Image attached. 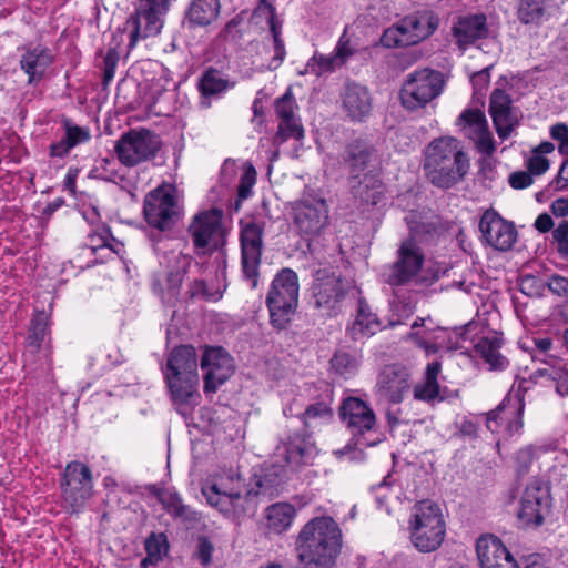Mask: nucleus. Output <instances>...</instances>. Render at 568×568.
I'll return each mask as SVG.
<instances>
[{
  "label": "nucleus",
  "instance_id": "1",
  "mask_svg": "<svg viewBox=\"0 0 568 568\" xmlns=\"http://www.w3.org/2000/svg\"><path fill=\"white\" fill-rule=\"evenodd\" d=\"M341 530L332 517H315L300 530L295 540L302 568H331L338 554Z\"/></svg>",
  "mask_w": 568,
  "mask_h": 568
},
{
  "label": "nucleus",
  "instance_id": "2",
  "mask_svg": "<svg viewBox=\"0 0 568 568\" xmlns=\"http://www.w3.org/2000/svg\"><path fill=\"white\" fill-rule=\"evenodd\" d=\"M470 160L460 142L453 136L433 140L424 151L423 169L429 182L439 189H450L462 182Z\"/></svg>",
  "mask_w": 568,
  "mask_h": 568
},
{
  "label": "nucleus",
  "instance_id": "3",
  "mask_svg": "<svg viewBox=\"0 0 568 568\" xmlns=\"http://www.w3.org/2000/svg\"><path fill=\"white\" fill-rule=\"evenodd\" d=\"M202 494L211 507L230 518L253 514L256 508L244 479L234 470L222 471L207 479L202 486Z\"/></svg>",
  "mask_w": 568,
  "mask_h": 568
},
{
  "label": "nucleus",
  "instance_id": "4",
  "mask_svg": "<svg viewBox=\"0 0 568 568\" xmlns=\"http://www.w3.org/2000/svg\"><path fill=\"white\" fill-rule=\"evenodd\" d=\"M164 381L176 405H196L199 393V373L196 351L191 345L173 348L163 368Z\"/></svg>",
  "mask_w": 568,
  "mask_h": 568
},
{
  "label": "nucleus",
  "instance_id": "5",
  "mask_svg": "<svg viewBox=\"0 0 568 568\" xmlns=\"http://www.w3.org/2000/svg\"><path fill=\"white\" fill-rule=\"evenodd\" d=\"M317 455L315 443L308 435L292 434L282 439L276 446L273 462L256 483L260 489L276 487L287 478L288 471L298 470L312 464Z\"/></svg>",
  "mask_w": 568,
  "mask_h": 568
},
{
  "label": "nucleus",
  "instance_id": "6",
  "mask_svg": "<svg viewBox=\"0 0 568 568\" xmlns=\"http://www.w3.org/2000/svg\"><path fill=\"white\" fill-rule=\"evenodd\" d=\"M446 536V523L440 507L432 500L417 503L409 519V539L424 554L437 550Z\"/></svg>",
  "mask_w": 568,
  "mask_h": 568
},
{
  "label": "nucleus",
  "instance_id": "7",
  "mask_svg": "<svg viewBox=\"0 0 568 568\" xmlns=\"http://www.w3.org/2000/svg\"><path fill=\"white\" fill-rule=\"evenodd\" d=\"M298 276L293 270L283 268L274 276L265 300L274 328L282 331L291 324L298 306Z\"/></svg>",
  "mask_w": 568,
  "mask_h": 568
},
{
  "label": "nucleus",
  "instance_id": "8",
  "mask_svg": "<svg viewBox=\"0 0 568 568\" xmlns=\"http://www.w3.org/2000/svg\"><path fill=\"white\" fill-rule=\"evenodd\" d=\"M168 10L169 0H139L135 12L125 21L123 29V32L129 33L130 50L139 40L160 33Z\"/></svg>",
  "mask_w": 568,
  "mask_h": 568
},
{
  "label": "nucleus",
  "instance_id": "9",
  "mask_svg": "<svg viewBox=\"0 0 568 568\" xmlns=\"http://www.w3.org/2000/svg\"><path fill=\"white\" fill-rule=\"evenodd\" d=\"M444 88V79L440 72L422 69L407 75L400 90L402 104L407 110H416L425 106L437 98Z\"/></svg>",
  "mask_w": 568,
  "mask_h": 568
},
{
  "label": "nucleus",
  "instance_id": "10",
  "mask_svg": "<svg viewBox=\"0 0 568 568\" xmlns=\"http://www.w3.org/2000/svg\"><path fill=\"white\" fill-rule=\"evenodd\" d=\"M293 226L303 237H314L328 224V205L315 194H304L291 204Z\"/></svg>",
  "mask_w": 568,
  "mask_h": 568
},
{
  "label": "nucleus",
  "instance_id": "11",
  "mask_svg": "<svg viewBox=\"0 0 568 568\" xmlns=\"http://www.w3.org/2000/svg\"><path fill=\"white\" fill-rule=\"evenodd\" d=\"M60 487L65 507L78 513L93 496L92 471L83 463L70 462L63 470Z\"/></svg>",
  "mask_w": 568,
  "mask_h": 568
},
{
  "label": "nucleus",
  "instance_id": "12",
  "mask_svg": "<svg viewBox=\"0 0 568 568\" xmlns=\"http://www.w3.org/2000/svg\"><path fill=\"white\" fill-rule=\"evenodd\" d=\"M161 145L159 136L149 130H130L118 141L115 151L126 166H134L155 156Z\"/></svg>",
  "mask_w": 568,
  "mask_h": 568
},
{
  "label": "nucleus",
  "instance_id": "13",
  "mask_svg": "<svg viewBox=\"0 0 568 568\" xmlns=\"http://www.w3.org/2000/svg\"><path fill=\"white\" fill-rule=\"evenodd\" d=\"M347 292V283L335 273L321 270L316 273L312 286L314 306L324 315L332 316L342 308Z\"/></svg>",
  "mask_w": 568,
  "mask_h": 568
},
{
  "label": "nucleus",
  "instance_id": "14",
  "mask_svg": "<svg viewBox=\"0 0 568 568\" xmlns=\"http://www.w3.org/2000/svg\"><path fill=\"white\" fill-rule=\"evenodd\" d=\"M264 223L254 220L241 221L242 267L244 275L257 285L258 267L262 256Z\"/></svg>",
  "mask_w": 568,
  "mask_h": 568
},
{
  "label": "nucleus",
  "instance_id": "15",
  "mask_svg": "<svg viewBox=\"0 0 568 568\" xmlns=\"http://www.w3.org/2000/svg\"><path fill=\"white\" fill-rule=\"evenodd\" d=\"M144 216L146 222L160 230L171 229L178 217L179 207L171 187H158L149 193L144 201Z\"/></svg>",
  "mask_w": 568,
  "mask_h": 568
},
{
  "label": "nucleus",
  "instance_id": "16",
  "mask_svg": "<svg viewBox=\"0 0 568 568\" xmlns=\"http://www.w3.org/2000/svg\"><path fill=\"white\" fill-rule=\"evenodd\" d=\"M551 507L549 487L534 478L526 486L520 498L519 519L526 525H541Z\"/></svg>",
  "mask_w": 568,
  "mask_h": 568
},
{
  "label": "nucleus",
  "instance_id": "17",
  "mask_svg": "<svg viewBox=\"0 0 568 568\" xmlns=\"http://www.w3.org/2000/svg\"><path fill=\"white\" fill-rule=\"evenodd\" d=\"M200 365L203 371L205 394H215L235 369L233 358L222 347H205Z\"/></svg>",
  "mask_w": 568,
  "mask_h": 568
},
{
  "label": "nucleus",
  "instance_id": "18",
  "mask_svg": "<svg viewBox=\"0 0 568 568\" xmlns=\"http://www.w3.org/2000/svg\"><path fill=\"white\" fill-rule=\"evenodd\" d=\"M222 219L223 211L216 207L201 211L194 215L189 232L196 248L219 246L224 236Z\"/></svg>",
  "mask_w": 568,
  "mask_h": 568
},
{
  "label": "nucleus",
  "instance_id": "19",
  "mask_svg": "<svg viewBox=\"0 0 568 568\" xmlns=\"http://www.w3.org/2000/svg\"><path fill=\"white\" fill-rule=\"evenodd\" d=\"M479 231L487 245L503 252L510 250L518 236L515 225L494 210H487L481 215Z\"/></svg>",
  "mask_w": 568,
  "mask_h": 568
},
{
  "label": "nucleus",
  "instance_id": "20",
  "mask_svg": "<svg viewBox=\"0 0 568 568\" xmlns=\"http://www.w3.org/2000/svg\"><path fill=\"white\" fill-rule=\"evenodd\" d=\"M342 160L349 173V179L361 178L366 172H379L382 160L377 151L364 140L348 143Z\"/></svg>",
  "mask_w": 568,
  "mask_h": 568
},
{
  "label": "nucleus",
  "instance_id": "21",
  "mask_svg": "<svg viewBox=\"0 0 568 568\" xmlns=\"http://www.w3.org/2000/svg\"><path fill=\"white\" fill-rule=\"evenodd\" d=\"M424 264V254L414 239H407L402 242L397 251V260L392 266L389 282L395 285H402L420 272Z\"/></svg>",
  "mask_w": 568,
  "mask_h": 568
},
{
  "label": "nucleus",
  "instance_id": "22",
  "mask_svg": "<svg viewBox=\"0 0 568 568\" xmlns=\"http://www.w3.org/2000/svg\"><path fill=\"white\" fill-rule=\"evenodd\" d=\"M529 382L526 379L519 381L517 388L513 386L508 396L504 402L495 409L491 410L487 416V427L491 432H497L498 419L506 420L510 416H516V420L508 423V430L510 433L518 432L523 427L521 414L524 412V396L523 390H527Z\"/></svg>",
  "mask_w": 568,
  "mask_h": 568
},
{
  "label": "nucleus",
  "instance_id": "23",
  "mask_svg": "<svg viewBox=\"0 0 568 568\" xmlns=\"http://www.w3.org/2000/svg\"><path fill=\"white\" fill-rule=\"evenodd\" d=\"M375 387L382 398L398 404L410 389V374L403 366L387 365L379 372Z\"/></svg>",
  "mask_w": 568,
  "mask_h": 568
},
{
  "label": "nucleus",
  "instance_id": "24",
  "mask_svg": "<svg viewBox=\"0 0 568 568\" xmlns=\"http://www.w3.org/2000/svg\"><path fill=\"white\" fill-rule=\"evenodd\" d=\"M296 108V102L291 89L275 101V111L281 119L277 132L273 138V144L276 148L281 146L287 139H303L304 130L295 116Z\"/></svg>",
  "mask_w": 568,
  "mask_h": 568
},
{
  "label": "nucleus",
  "instance_id": "25",
  "mask_svg": "<svg viewBox=\"0 0 568 568\" xmlns=\"http://www.w3.org/2000/svg\"><path fill=\"white\" fill-rule=\"evenodd\" d=\"M457 124L464 134L475 143L480 153L491 155L495 152L493 135L488 129L486 116L480 110H465L459 115Z\"/></svg>",
  "mask_w": 568,
  "mask_h": 568
},
{
  "label": "nucleus",
  "instance_id": "26",
  "mask_svg": "<svg viewBox=\"0 0 568 568\" xmlns=\"http://www.w3.org/2000/svg\"><path fill=\"white\" fill-rule=\"evenodd\" d=\"M341 417L354 436L371 432L376 424L373 409L356 397H348L343 402Z\"/></svg>",
  "mask_w": 568,
  "mask_h": 568
},
{
  "label": "nucleus",
  "instance_id": "27",
  "mask_svg": "<svg viewBox=\"0 0 568 568\" xmlns=\"http://www.w3.org/2000/svg\"><path fill=\"white\" fill-rule=\"evenodd\" d=\"M489 113L496 132L500 139H507L518 123L513 112L510 97L500 89H495L490 95Z\"/></svg>",
  "mask_w": 568,
  "mask_h": 568
},
{
  "label": "nucleus",
  "instance_id": "28",
  "mask_svg": "<svg viewBox=\"0 0 568 568\" xmlns=\"http://www.w3.org/2000/svg\"><path fill=\"white\" fill-rule=\"evenodd\" d=\"M342 105L353 121H363L369 115L373 99L367 87L359 83H347L341 94Z\"/></svg>",
  "mask_w": 568,
  "mask_h": 568
},
{
  "label": "nucleus",
  "instance_id": "29",
  "mask_svg": "<svg viewBox=\"0 0 568 568\" xmlns=\"http://www.w3.org/2000/svg\"><path fill=\"white\" fill-rule=\"evenodd\" d=\"M476 551L481 568H506L508 565H516L510 552L497 537H480L476 544Z\"/></svg>",
  "mask_w": 568,
  "mask_h": 568
},
{
  "label": "nucleus",
  "instance_id": "30",
  "mask_svg": "<svg viewBox=\"0 0 568 568\" xmlns=\"http://www.w3.org/2000/svg\"><path fill=\"white\" fill-rule=\"evenodd\" d=\"M488 28L484 14L460 17L453 26V36L460 50H466L477 40L486 38Z\"/></svg>",
  "mask_w": 568,
  "mask_h": 568
},
{
  "label": "nucleus",
  "instance_id": "31",
  "mask_svg": "<svg viewBox=\"0 0 568 568\" xmlns=\"http://www.w3.org/2000/svg\"><path fill=\"white\" fill-rule=\"evenodd\" d=\"M236 82L217 69L209 68L199 79V91L201 93V105L211 106V99H219L235 87Z\"/></svg>",
  "mask_w": 568,
  "mask_h": 568
},
{
  "label": "nucleus",
  "instance_id": "32",
  "mask_svg": "<svg viewBox=\"0 0 568 568\" xmlns=\"http://www.w3.org/2000/svg\"><path fill=\"white\" fill-rule=\"evenodd\" d=\"M379 172H366L361 178L351 179V189L355 199L363 204L376 205L384 194Z\"/></svg>",
  "mask_w": 568,
  "mask_h": 568
},
{
  "label": "nucleus",
  "instance_id": "33",
  "mask_svg": "<svg viewBox=\"0 0 568 568\" xmlns=\"http://www.w3.org/2000/svg\"><path fill=\"white\" fill-rule=\"evenodd\" d=\"M296 517L295 507L285 501L272 504L265 509V526L268 532L281 535L287 531Z\"/></svg>",
  "mask_w": 568,
  "mask_h": 568
},
{
  "label": "nucleus",
  "instance_id": "34",
  "mask_svg": "<svg viewBox=\"0 0 568 568\" xmlns=\"http://www.w3.org/2000/svg\"><path fill=\"white\" fill-rule=\"evenodd\" d=\"M52 62L50 51L42 47L28 49L21 57L20 67L28 74V82L32 83L44 74Z\"/></svg>",
  "mask_w": 568,
  "mask_h": 568
},
{
  "label": "nucleus",
  "instance_id": "35",
  "mask_svg": "<svg viewBox=\"0 0 568 568\" xmlns=\"http://www.w3.org/2000/svg\"><path fill=\"white\" fill-rule=\"evenodd\" d=\"M155 495L163 508L174 518L183 523H195L200 516L186 506L180 495L172 489H158Z\"/></svg>",
  "mask_w": 568,
  "mask_h": 568
},
{
  "label": "nucleus",
  "instance_id": "36",
  "mask_svg": "<svg viewBox=\"0 0 568 568\" xmlns=\"http://www.w3.org/2000/svg\"><path fill=\"white\" fill-rule=\"evenodd\" d=\"M352 53L348 43L341 40L335 49V54L327 57L314 55L306 65V72L316 75L331 72L337 67H341Z\"/></svg>",
  "mask_w": 568,
  "mask_h": 568
},
{
  "label": "nucleus",
  "instance_id": "37",
  "mask_svg": "<svg viewBox=\"0 0 568 568\" xmlns=\"http://www.w3.org/2000/svg\"><path fill=\"white\" fill-rule=\"evenodd\" d=\"M381 323L377 316L371 312L369 306L359 301L356 320L348 328L353 339L365 338L376 334L381 329Z\"/></svg>",
  "mask_w": 568,
  "mask_h": 568
},
{
  "label": "nucleus",
  "instance_id": "38",
  "mask_svg": "<svg viewBox=\"0 0 568 568\" xmlns=\"http://www.w3.org/2000/svg\"><path fill=\"white\" fill-rule=\"evenodd\" d=\"M114 242L110 230L102 226L89 235L87 247L97 256V261L104 262L111 260L118 253L113 245Z\"/></svg>",
  "mask_w": 568,
  "mask_h": 568
},
{
  "label": "nucleus",
  "instance_id": "39",
  "mask_svg": "<svg viewBox=\"0 0 568 568\" xmlns=\"http://www.w3.org/2000/svg\"><path fill=\"white\" fill-rule=\"evenodd\" d=\"M220 12L219 0H193L187 9L186 19L191 26H207Z\"/></svg>",
  "mask_w": 568,
  "mask_h": 568
},
{
  "label": "nucleus",
  "instance_id": "40",
  "mask_svg": "<svg viewBox=\"0 0 568 568\" xmlns=\"http://www.w3.org/2000/svg\"><path fill=\"white\" fill-rule=\"evenodd\" d=\"M381 43L386 48L407 47L419 43L409 26L406 24L405 17L396 24L389 27L381 37Z\"/></svg>",
  "mask_w": 568,
  "mask_h": 568
},
{
  "label": "nucleus",
  "instance_id": "41",
  "mask_svg": "<svg viewBox=\"0 0 568 568\" xmlns=\"http://www.w3.org/2000/svg\"><path fill=\"white\" fill-rule=\"evenodd\" d=\"M406 24L413 30L418 41L429 38L438 28V18L430 10H419L405 17Z\"/></svg>",
  "mask_w": 568,
  "mask_h": 568
},
{
  "label": "nucleus",
  "instance_id": "42",
  "mask_svg": "<svg viewBox=\"0 0 568 568\" xmlns=\"http://www.w3.org/2000/svg\"><path fill=\"white\" fill-rule=\"evenodd\" d=\"M440 372L438 362L429 363L426 367L425 381L414 387V397L418 400L432 402L439 395L437 377Z\"/></svg>",
  "mask_w": 568,
  "mask_h": 568
},
{
  "label": "nucleus",
  "instance_id": "43",
  "mask_svg": "<svg viewBox=\"0 0 568 568\" xmlns=\"http://www.w3.org/2000/svg\"><path fill=\"white\" fill-rule=\"evenodd\" d=\"M501 341L498 337H483L476 344V351L490 365L493 369H501L507 364V361L501 356L500 349Z\"/></svg>",
  "mask_w": 568,
  "mask_h": 568
},
{
  "label": "nucleus",
  "instance_id": "44",
  "mask_svg": "<svg viewBox=\"0 0 568 568\" xmlns=\"http://www.w3.org/2000/svg\"><path fill=\"white\" fill-rule=\"evenodd\" d=\"M547 0H520L518 19L525 24L539 26L547 20Z\"/></svg>",
  "mask_w": 568,
  "mask_h": 568
},
{
  "label": "nucleus",
  "instance_id": "45",
  "mask_svg": "<svg viewBox=\"0 0 568 568\" xmlns=\"http://www.w3.org/2000/svg\"><path fill=\"white\" fill-rule=\"evenodd\" d=\"M305 429H312L332 418V409L325 403L310 405L301 415Z\"/></svg>",
  "mask_w": 568,
  "mask_h": 568
},
{
  "label": "nucleus",
  "instance_id": "46",
  "mask_svg": "<svg viewBox=\"0 0 568 568\" xmlns=\"http://www.w3.org/2000/svg\"><path fill=\"white\" fill-rule=\"evenodd\" d=\"M48 316L44 313L38 314L32 321V327L28 337V346L33 354L39 351L47 334Z\"/></svg>",
  "mask_w": 568,
  "mask_h": 568
},
{
  "label": "nucleus",
  "instance_id": "47",
  "mask_svg": "<svg viewBox=\"0 0 568 568\" xmlns=\"http://www.w3.org/2000/svg\"><path fill=\"white\" fill-rule=\"evenodd\" d=\"M145 550L148 558L142 564H145L146 560L152 562L160 560L168 551L166 536L164 534H152L145 540Z\"/></svg>",
  "mask_w": 568,
  "mask_h": 568
},
{
  "label": "nucleus",
  "instance_id": "48",
  "mask_svg": "<svg viewBox=\"0 0 568 568\" xmlns=\"http://www.w3.org/2000/svg\"><path fill=\"white\" fill-rule=\"evenodd\" d=\"M331 365L337 374L345 376L356 371L358 361L355 356L346 352H337L331 359Z\"/></svg>",
  "mask_w": 568,
  "mask_h": 568
},
{
  "label": "nucleus",
  "instance_id": "49",
  "mask_svg": "<svg viewBox=\"0 0 568 568\" xmlns=\"http://www.w3.org/2000/svg\"><path fill=\"white\" fill-rule=\"evenodd\" d=\"M63 128L65 131L64 139L72 148L89 141L91 138V133L88 128L79 126L69 119L63 121Z\"/></svg>",
  "mask_w": 568,
  "mask_h": 568
},
{
  "label": "nucleus",
  "instance_id": "50",
  "mask_svg": "<svg viewBox=\"0 0 568 568\" xmlns=\"http://www.w3.org/2000/svg\"><path fill=\"white\" fill-rule=\"evenodd\" d=\"M551 243L561 257H568V221L562 220L552 230Z\"/></svg>",
  "mask_w": 568,
  "mask_h": 568
},
{
  "label": "nucleus",
  "instance_id": "51",
  "mask_svg": "<svg viewBox=\"0 0 568 568\" xmlns=\"http://www.w3.org/2000/svg\"><path fill=\"white\" fill-rule=\"evenodd\" d=\"M120 41L115 42L114 47H110L103 60V84L108 85L114 78L115 68L118 65L120 54L118 47Z\"/></svg>",
  "mask_w": 568,
  "mask_h": 568
},
{
  "label": "nucleus",
  "instance_id": "52",
  "mask_svg": "<svg viewBox=\"0 0 568 568\" xmlns=\"http://www.w3.org/2000/svg\"><path fill=\"white\" fill-rule=\"evenodd\" d=\"M562 371L554 366L535 371L530 376V382L541 386H555L560 379Z\"/></svg>",
  "mask_w": 568,
  "mask_h": 568
},
{
  "label": "nucleus",
  "instance_id": "53",
  "mask_svg": "<svg viewBox=\"0 0 568 568\" xmlns=\"http://www.w3.org/2000/svg\"><path fill=\"white\" fill-rule=\"evenodd\" d=\"M550 136L559 141L558 151L562 155H568V125L557 123L550 128Z\"/></svg>",
  "mask_w": 568,
  "mask_h": 568
},
{
  "label": "nucleus",
  "instance_id": "54",
  "mask_svg": "<svg viewBox=\"0 0 568 568\" xmlns=\"http://www.w3.org/2000/svg\"><path fill=\"white\" fill-rule=\"evenodd\" d=\"M490 68H484L483 70L476 72L471 77V83L474 87L475 95H484L489 82H490Z\"/></svg>",
  "mask_w": 568,
  "mask_h": 568
},
{
  "label": "nucleus",
  "instance_id": "55",
  "mask_svg": "<svg viewBox=\"0 0 568 568\" xmlns=\"http://www.w3.org/2000/svg\"><path fill=\"white\" fill-rule=\"evenodd\" d=\"M214 546L207 537H200L197 542L196 558L203 566L211 564Z\"/></svg>",
  "mask_w": 568,
  "mask_h": 568
},
{
  "label": "nucleus",
  "instance_id": "56",
  "mask_svg": "<svg viewBox=\"0 0 568 568\" xmlns=\"http://www.w3.org/2000/svg\"><path fill=\"white\" fill-rule=\"evenodd\" d=\"M528 170L534 175H541L548 171L550 164L548 159L538 153H532L527 162Z\"/></svg>",
  "mask_w": 568,
  "mask_h": 568
},
{
  "label": "nucleus",
  "instance_id": "57",
  "mask_svg": "<svg viewBox=\"0 0 568 568\" xmlns=\"http://www.w3.org/2000/svg\"><path fill=\"white\" fill-rule=\"evenodd\" d=\"M413 339L416 345L426 351L427 354H434L438 352V346L435 343L428 341V333L425 331L423 334L419 332H412L407 336Z\"/></svg>",
  "mask_w": 568,
  "mask_h": 568
},
{
  "label": "nucleus",
  "instance_id": "58",
  "mask_svg": "<svg viewBox=\"0 0 568 568\" xmlns=\"http://www.w3.org/2000/svg\"><path fill=\"white\" fill-rule=\"evenodd\" d=\"M532 174L530 172L518 171L509 175V184L513 189L521 190L532 184Z\"/></svg>",
  "mask_w": 568,
  "mask_h": 568
},
{
  "label": "nucleus",
  "instance_id": "59",
  "mask_svg": "<svg viewBox=\"0 0 568 568\" xmlns=\"http://www.w3.org/2000/svg\"><path fill=\"white\" fill-rule=\"evenodd\" d=\"M202 294L207 301L216 302L222 297V291L209 292L204 282L195 281L191 287V295Z\"/></svg>",
  "mask_w": 568,
  "mask_h": 568
},
{
  "label": "nucleus",
  "instance_id": "60",
  "mask_svg": "<svg viewBox=\"0 0 568 568\" xmlns=\"http://www.w3.org/2000/svg\"><path fill=\"white\" fill-rule=\"evenodd\" d=\"M184 272L181 270L169 272L166 275V290L171 296H174L183 282Z\"/></svg>",
  "mask_w": 568,
  "mask_h": 568
},
{
  "label": "nucleus",
  "instance_id": "61",
  "mask_svg": "<svg viewBox=\"0 0 568 568\" xmlns=\"http://www.w3.org/2000/svg\"><path fill=\"white\" fill-rule=\"evenodd\" d=\"M254 16L256 18H263L270 24V27L275 26L274 23V9L270 2L266 0H261L257 8L255 9Z\"/></svg>",
  "mask_w": 568,
  "mask_h": 568
},
{
  "label": "nucleus",
  "instance_id": "62",
  "mask_svg": "<svg viewBox=\"0 0 568 568\" xmlns=\"http://www.w3.org/2000/svg\"><path fill=\"white\" fill-rule=\"evenodd\" d=\"M548 287L557 295L568 294V278L560 275H552L548 280Z\"/></svg>",
  "mask_w": 568,
  "mask_h": 568
},
{
  "label": "nucleus",
  "instance_id": "63",
  "mask_svg": "<svg viewBox=\"0 0 568 568\" xmlns=\"http://www.w3.org/2000/svg\"><path fill=\"white\" fill-rule=\"evenodd\" d=\"M552 184L557 191H562L568 187V159L561 164L558 175Z\"/></svg>",
  "mask_w": 568,
  "mask_h": 568
},
{
  "label": "nucleus",
  "instance_id": "64",
  "mask_svg": "<svg viewBox=\"0 0 568 568\" xmlns=\"http://www.w3.org/2000/svg\"><path fill=\"white\" fill-rule=\"evenodd\" d=\"M551 213L556 217L568 216V197L556 199L550 205Z\"/></svg>",
  "mask_w": 568,
  "mask_h": 568
}]
</instances>
